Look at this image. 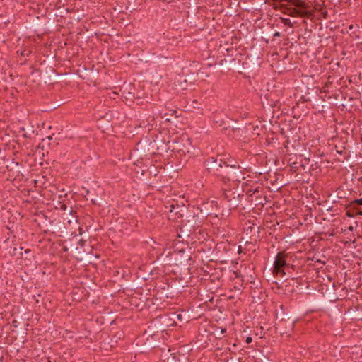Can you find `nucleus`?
Masks as SVG:
<instances>
[{"label": "nucleus", "mask_w": 362, "mask_h": 362, "mask_svg": "<svg viewBox=\"0 0 362 362\" xmlns=\"http://www.w3.org/2000/svg\"><path fill=\"white\" fill-rule=\"evenodd\" d=\"M240 251H241V247H240V246H239V247H238V252L240 253Z\"/></svg>", "instance_id": "nucleus-15"}, {"label": "nucleus", "mask_w": 362, "mask_h": 362, "mask_svg": "<svg viewBox=\"0 0 362 362\" xmlns=\"http://www.w3.org/2000/svg\"><path fill=\"white\" fill-rule=\"evenodd\" d=\"M193 103H194V105H196L197 101H196V100H194V101H193Z\"/></svg>", "instance_id": "nucleus-17"}, {"label": "nucleus", "mask_w": 362, "mask_h": 362, "mask_svg": "<svg viewBox=\"0 0 362 362\" xmlns=\"http://www.w3.org/2000/svg\"><path fill=\"white\" fill-rule=\"evenodd\" d=\"M252 229H253V227L252 226H249L247 229V231H248L249 230H250V231L252 232Z\"/></svg>", "instance_id": "nucleus-14"}, {"label": "nucleus", "mask_w": 362, "mask_h": 362, "mask_svg": "<svg viewBox=\"0 0 362 362\" xmlns=\"http://www.w3.org/2000/svg\"><path fill=\"white\" fill-rule=\"evenodd\" d=\"M246 342H247V344L251 343V342H252V338H251V337H247V338L246 339Z\"/></svg>", "instance_id": "nucleus-12"}, {"label": "nucleus", "mask_w": 362, "mask_h": 362, "mask_svg": "<svg viewBox=\"0 0 362 362\" xmlns=\"http://www.w3.org/2000/svg\"><path fill=\"white\" fill-rule=\"evenodd\" d=\"M193 103H194V105H196L197 101H196V100H194V101H193Z\"/></svg>", "instance_id": "nucleus-16"}, {"label": "nucleus", "mask_w": 362, "mask_h": 362, "mask_svg": "<svg viewBox=\"0 0 362 362\" xmlns=\"http://www.w3.org/2000/svg\"><path fill=\"white\" fill-rule=\"evenodd\" d=\"M288 2L291 4V5L294 6L296 7L305 9L306 8L305 4L301 0H288Z\"/></svg>", "instance_id": "nucleus-7"}, {"label": "nucleus", "mask_w": 362, "mask_h": 362, "mask_svg": "<svg viewBox=\"0 0 362 362\" xmlns=\"http://www.w3.org/2000/svg\"><path fill=\"white\" fill-rule=\"evenodd\" d=\"M181 141H172L168 142V149H171L173 151H181L182 148H181Z\"/></svg>", "instance_id": "nucleus-6"}, {"label": "nucleus", "mask_w": 362, "mask_h": 362, "mask_svg": "<svg viewBox=\"0 0 362 362\" xmlns=\"http://www.w3.org/2000/svg\"><path fill=\"white\" fill-rule=\"evenodd\" d=\"M293 322H291V328L293 327Z\"/></svg>", "instance_id": "nucleus-18"}, {"label": "nucleus", "mask_w": 362, "mask_h": 362, "mask_svg": "<svg viewBox=\"0 0 362 362\" xmlns=\"http://www.w3.org/2000/svg\"><path fill=\"white\" fill-rule=\"evenodd\" d=\"M282 22L284 25L293 27V24L289 18H282Z\"/></svg>", "instance_id": "nucleus-10"}, {"label": "nucleus", "mask_w": 362, "mask_h": 362, "mask_svg": "<svg viewBox=\"0 0 362 362\" xmlns=\"http://www.w3.org/2000/svg\"><path fill=\"white\" fill-rule=\"evenodd\" d=\"M351 208H356V206H362V199H358L352 201L351 203Z\"/></svg>", "instance_id": "nucleus-8"}, {"label": "nucleus", "mask_w": 362, "mask_h": 362, "mask_svg": "<svg viewBox=\"0 0 362 362\" xmlns=\"http://www.w3.org/2000/svg\"><path fill=\"white\" fill-rule=\"evenodd\" d=\"M280 35V33L279 32H276L274 34V37H279Z\"/></svg>", "instance_id": "nucleus-13"}, {"label": "nucleus", "mask_w": 362, "mask_h": 362, "mask_svg": "<svg viewBox=\"0 0 362 362\" xmlns=\"http://www.w3.org/2000/svg\"><path fill=\"white\" fill-rule=\"evenodd\" d=\"M286 258L287 255L283 252L277 254L274 264V274L284 276L286 274V271L289 272V269L293 267L286 262Z\"/></svg>", "instance_id": "nucleus-2"}, {"label": "nucleus", "mask_w": 362, "mask_h": 362, "mask_svg": "<svg viewBox=\"0 0 362 362\" xmlns=\"http://www.w3.org/2000/svg\"><path fill=\"white\" fill-rule=\"evenodd\" d=\"M240 194L236 193L232 189H223V197L229 204L230 209L238 206L240 202ZM242 197H243V194H242Z\"/></svg>", "instance_id": "nucleus-4"}, {"label": "nucleus", "mask_w": 362, "mask_h": 362, "mask_svg": "<svg viewBox=\"0 0 362 362\" xmlns=\"http://www.w3.org/2000/svg\"><path fill=\"white\" fill-rule=\"evenodd\" d=\"M353 210V212H354L355 215H362V210L361 209L360 206H356V208H351Z\"/></svg>", "instance_id": "nucleus-9"}, {"label": "nucleus", "mask_w": 362, "mask_h": 362, "mask_svg": "<svg viewBox=\"0 0 362 362\" xmlns=\"http://www.w3.org/2000/svg\"><path fill=\"white\" fill-rule=\"evenodd\" d=\"M231 167L232 169H226L223 171L224 176H226V182H223L224 184L230 180H232L233 182H240L245 179L243 170L239 168L235 169V165H232Z\"/></svg>", "instance_id": "nucleus-3"}, {"label": "nucleus", "mask_w": 362, "mask_h": 362, "mask_svg": "<svg viewBox=\"0 0 362 362\" xmlns=\"http://www.w3.org/2000/svg\"><path fill=\"white\" fill-rule=\"evenodd\" d=\"M226 163L221 159H217L214 157L207 158L204 162L206 170L217 177H220L223 182H226V176H224L223 171L220 170Z\"/></svg>", "instance_id": "nucleus-1"}, {"label": "nucleus", "mask_w": 362, "mask_h": 362, "mask_svg": "<svg viewBox=\"0 0 362 362\" xmlns=\"http://www.w3.org/2000/svg\"><path fill=\"white\" fill-rule=\"evenodd\" d=\"M288 14L291 16H308V12L304 11L303 9H297L295 8H291L288 9Z\"/></svg>", "instance_id": "nucleus-5"}, {"label": "nucleus", "mask_w": 362, "mask_h": 362, "mask_svg": "<svg viewBox=\"0 0 362 362\" xmlns=\"http://www.w3.org/2000/svg\"><path fill=\"white\" fill-rule=\"evenodd\" d=\"M346 215L349 217H354L355 216L354 212H353L352 209H351V205L349 206V209L346 211Z\"/></svg>", "instance_id": "nucleus-11"}]
</instances>
